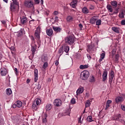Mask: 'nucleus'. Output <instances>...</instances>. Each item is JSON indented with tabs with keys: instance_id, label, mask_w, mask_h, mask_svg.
Masks as SVG:
<instances>
[{
	"instance_id": "1",
	"label": "nucleus",
	"mask_w": 125,
	"mask_h": 125,
	"mask_svg": "<svg viewBox=\"0 0 125 125\" xmlns=\"http://www.w3.org/2000/svg\"><path fill=\"white\" fill-rule=\"evenodd\" d=\"M12 2L11 3L10 9L12 12H14L16 10V7H19V2L17 0H12Z\"/></svg>"
},
{
	"instance_id": "2",
	"label": "nucleus",
	"mask_w": 125,
	"mask_h": 125,
	"mask_svg": "<svg viewBox=\"0 0 125 125\" xmlns=\"http://www.w3.org/2000/svg\"><path fill=\"white\" fill-rule=\"evenodd\" d=\"M89 77V72L87 70L83 71L81 74V78L83 81H86Z\"/></svg>"
},
{
	"instance_id": "3",
	"label": "nucleus",
	"mask_w": 125,
	"mask_h": 125,
	"mask_svg": "<svg viewBox=\"0 0 125 125\" xmlns=\"http://www.w3.org/2000/svg\"><path fill=\"white\" fill-rule=\"evenodd\" d=\"M65 42L70 45L75 42V39L72 36H69L65 38Z\"/></svg>"
},
{
	"instance_id": "4",
	"label": "nucleus",
	"mask_w": 125,
	"mask_h": 125,
	"mask_svg": "<svg viewBox=\"0 0 125 125\" xmlns=\"http://www.w3.org/2000/svg\"><path fill=\"white\" fill-rule=\"evenodd\" d=\"M24 5L26 7H33V2H32V0H25L24 2Z\"/></svg>"
},
{
	"instance_id": "5",
	"label": "nucleus",
	"mask_w": 125,
	"mask_h": 125,
	"mask_svg": "<svg viewBox=\"0 0 125 125\" xmlns=\"http://www.w3.org/2000/svg\"><path fill=\"white\" fill-rule=\"evenodd\" d=\"M31 51L32 52V56L34 57L35 55V53L36 52V50H37V45H36V44L31 43Z\"/></svg>"
},
{
	"instance_id": "6",
	"label": "nucleus",
	"mask_w": 125,
	"mask_h": 125,
	"mask_svg": "<svg viewBox=\"0 0 125 125\" xmlns=\"http://www.w3.org/2000/svg\"><path fill=\"white\" fill-rule=\"evenodd\" d=\"M114 79V71L111 70L109 76V83L110 85H111L113 79Z\"/></svg>"
},
{
	"instance_id": "7",
	"label": "nucleus",
	"mask_w": 125,
	"mask_h": 125,
	"mask_svg": "<svg viewBox=\"0 0 125 125\" xmlns=\"http://www.w3.org/2000/svg\"><path fill=\"white\" fill-rule=\"evenodd\" d=\"M54 105L56 107H59L62 105V101L59 99H56L54 101Z\"/></svg>"
},
{
	"instance_id": "8",
	"label": "nucleus",
	"mask_w": 125,
	"mask_h": 125,
	"mask_svg": "<svg viewBox=\"0 0 125 125\" xmlns=\"http://www.w3.org/2000/svg\"><path fill=\"white\" fill-rule=\"evenodd\" d=\"M0 73L1 76H6L7 74V70L6 68L3 67L0 69Z\"/></svg>"
},
{
	"instance_id": "9",
	"label": "nucleus",
	"mask_w": 125,
	"mask_h": 125,
	"mask_svg": "<svg viewBox=\"0 0 125 125\" xmlns=\"http://www.w3.org/2000/svg\"><path fill=\"white\" fill-rule=\"evenodd\" d=\"M41 33V29H37L35 31V36L36 37V38H37V40H40V39L41 38L40 36V34Z\"/></svg>"
},
{
	"instance_id": "10",
	"label": "nucleus",
	"mask_w": 125,
	"mask_h": 125,
	"mask_svg": "<svg viewBox=\"0 0 125 125\" xmlns=\"http://www.w3.org/2000/svg\"><path fill=\"white\" fill-rule=\"evenodd\" d=\"M108 76V72L107 70H105L104 71L102 77H103V82H105L107 80V76Z\"/></svg>"
},
{
	"instance_id": "11",
	"label": "nucleus",
	"mask_w": 125,
	"mask_h": 125,
	"mask_svg": "<svg viewBox=\"0 0 125 125\" xmlns=\"http://www.w3.org/2000/svg\"><path fill=\"white\" fill-rule=\"evenodd\" d=\"M116 103H119V102H123L124 101V97L122 96H118L115 99Z\"/></svg>"
},
{
	"instance_id": "12",
	"label": "nucleus",
	"mask_w": 125,
	"mask_h": 125,
	"mask_svg": "<svg viewBox=\"0 0 125 125\" xmlns=\"http://www.w3.org/2000/svg\"><path fill=\"white\" fill-rule=\"evenodd\" d=\"M46 34L49 37H51L53 35V30L51 28L47 29L46 30Z\"/></svg>"
},
{
	"instance_id": "13",
	"label": "nucleus",
	"mask_w": 125,
	"mask_h": 125,
	"mask_svg": "<svg viewBox=\"0 0 125 125\" xmlns=\"http://www.w3.org/2000/svg\"><path fill=\"white\" fill-rule=\"evenodd\" d=\"M21 23L22 25H25L27 23V18L25 16L21 18Z\"/></svg>"
},
{
	"instance_id": "14",
	"label": "nucleus",
	"mask_w": 125,
	"mask_h": 125,
	"mask_svg": "<svg viewBox=\"0 0 125 125\" xmlns=\"http://www.w3.org/2000/svg\"><path fill=\"white\" fill-rule=\"evenodd\" d=\"M122 116H121L120 114H117L113 117L114 121H119L121 119Z\"/></svg>"
},
{
	"instance_id": "15",
	"label": "nucleus",
	"mask_w": 125,
	"mask_h": 125,
	"mask_svg": "<svg viewBox=\"0 0 125 125\" xmlns=\"http://www.w3.org/2000/svg\"><path fill=\"white\" fill-rule=\"evenodd\" d=\"M53 29L56 33H60L62 29L59 27L53 26Z\"/></svg>"
},
{
	"instance_id": "16",
	"label": "nucleus",
	"mask_w": 125,
	"mask_h": 125,
	"mask_svg": "<svg viewBox=\"0 0 125 125\" xmlns=\"http://www.w3.org/2000/svg\"><path fill=\"white\" fill-rule=\"evenodd\" d=\"M83 87H81L78 89V90L76 91L77 95L78 94H81V93H83Z\"/></svg>"
},
{
	"instance_id": "17",
	"label": "nucleus",
	"mask_w": 125,
	"mask_h": 125,
	"mask_svg": "<svg viewBox=\"0 0 125 125\" xmlns=\"http://www.w3.org/2000/svg\"><path fill=\"white\" fill-rule=\"evenodd\" d=\"M94 47V45L91 44V45H88L87 46V51L88 52H90L92 49H93V48Z\"/></svg>"
},
{
	"instance_id": "18",
	"label": "nucleus",
	"mask_w": 125,
	"mask_h": 125,
	"mask_svg": "<svg viewBox=\"0 0 125 125\" xmlns=\"http://www.w3.org/2000/svg\"><path fill=\"white\" fill-rule=\"evenodd\" d=\"M97 20V19L95 17H93L91 18L90 20V24H94L95 22H96Z\"/></svg>"
},
{
	"instance_id": "19",
	"label": "nucleus",
	"mask_w": 125,
	"mask_h": 125,
	"mask_svg": "<svg viewBox=\"0 0 125 125\" xmlns=\"http://www.w3.org/2000/svg\"><path fill=\"white\" fill-rule=\"evenodd\" d=\"M77 0H73V1L70 3V6H71V7H72L73 8H75L77 5Z\"/></svg>"
},
{
	"instance_id": "20",
	"label": "nucleus",
	"mask_w": 125,
	"mask_h": 125,
	"mask_svg": "<svg viewBox=\"0 0 125 125\" xmlns=\"http://www.w3.org/2000/svg\"><path fill=\"white\" fill-rule=\"evenodd\" d=\"M125 12V10H123L121 12L119 13V18H121V19L125 18V13H124Z\"/></svg>"
},
{
	"instance_id": "21",
	"label": "nucleus",
	"mask_w": 125,
	"mask_h": 125,
	"mask_svg": "<svg viewBox=\"0 0 125 125\" xmlns=\"http://www.w3.org/2000/svg\"><path fill=\"white\" fill-rule=\"evenodd\" d=\"M82 12L84 14H87L89 12L88 11V9H87L86 7H84L82 8Z\"/></svg>"
},
{
	"instance_id": "22",
	"label": "nucleus",
	"mask_w": 125,
	"mask_h": 125,
	"mask_svg": "<svg viewBox=\"0 0 125 125\" xmlns=\"http://www.w3.org/2000/svg\"><path fill=\"white\" fill-rule=\"evenodd\" d=\"M6 94L8 96L11 95V94H12V91L11 90V89L9 88L6 89Z\"/></svg>"
},
{
	"instance_id": "23",
	"label": "nucleus",
	"mask_w": 125,
	"mask_h": 125,
	"mask_svg": "<svg viewBox=\"0 0 125 125\" xmlns=\"http://www.w3.org/2000/svg\"><path fill=\"white\" fill-rule=\"evenodd\" d=\"M64 116H69L70 115V113H71V109L68 108L66 109L64 112Z\"/></svg>"
},
{
	"instance_id": "24",
	"label": "nucleus",
	"mask_w": 125,
	"mask_h": 125,
	"mask_svg": "<svg viewBox=\"0 0 125 125\" xmlns=\"http://www.w3.org/2000/svg\"><path fill=\"white\" fill-rule=\"evenodd\" d=\"M52 105L51 104H47V105H46L45 107V109L46 110V111H49L50 110H51V108H52Z\"/></svg>"
},
{
	"instance_id": "25",
	"label": "nucleus",
	"mask_w": 125,
	"mask_h": 125,
	"mask_svg": "<svg viewBox=\"0 0 125 125\" xmlns=\"http://www.w3.org/2000/svg\"><path fill=\"white\" fill-rule=\"evenodd\" d=\"M110 4H111V5H112V6H114V7H117V6L118 5V2L115 0L111 1L110 2Z\"/></svg>"
},
{
	"instance_id": "26",
	"label": "nucleus",
	"mask_w": 125,
	"mask_h": 125,
	"mask_svg": "<svg viewBox=\"0 0 125 125\" xmlns=\"http://www.w3.org/2000/svg\"><path fill=\"white\" fill-rule=\"evenodd\" d=\"M119 58H120V55H119V54H117L115 55L114 60L115 63H119Z\"/></svg>"
},
{
	"instance_id": "27",
	"label": "nucleus",
	"mask_w": 125,
	"mask_h": 125,
	"mask_svg": "<svg viewBox=\"0 0 125 125\" xmlns=\"http://www.w3.org/2000/svg\"><path fill=\"white\" fill-rule=\"evenodd\" d=\"M17 104V106L18 108H21V107H22V102L20 101H18L17 102V103H16Z\"/></svg>"
},
{
	"instance_id": "28",
	"label": "nucleus",
	"mask_w": 125,
	"mask_h": 125,
	"mask_svg": "<svg viewBox=\"0 0 125 125\" xmlns=\"http://www.w3.org/2000/svg\"><path fill=\"white\" fill-rule=\"evenodd\" d=\"M87 68H88V65L87 64H85V65L81 64L80 66V69H81V70H83V69H86Z\"/></svg>"
},
{
	"instance_id": "29",
	"label": "nucleus",
	"mask_w": 125,
	"mask_h": 125,
	"mask_svg": "<svg viewBox=\"0 0 125 125\" xmlns=\"http://www.w3.org/2000/svg\"><path fill=\"white\" fill-rule=\"evenodd\" d=\"M106 7L109 12H113V8H112V6H111V5L108 4Z\"/></svg>"
},
{
	"instance_id": "30",
	"label": "nucleus",
	"mask_w": 125,
	"mask_h": 125,
	"mask_svg": "<svg viewBox=\"0 0 125 125\" xmlns=\"http://www.w3.org/2000/svg\"><path fill=\"white\" fill-rule=\"evenodd\" d=\"M63 50L66 53H68L69 52V50H70V47L68 46H65Z\"/></svg>"
},
{
	"instance_id": "31",
	"label": "nucleus",
	"mask_w": 125,
	"mask_h": 125,
	"mask_svg": "<svg viewBox=\"0 0 125 125\" xmlns=\"http://www.w3.org/2000/svg\"><path fill=\"white\" fill-rule=\"evenodd\" d=\"M90 106V100H88L86 101V103L85 104V108H87Z\"/></svg>"
},
{
	"instance_id": "32",
	"label": "nucleus",
	"mask_w": 125,
	"mask_h": 125,
	"mask_svg": "<svg viewBox=\"0 0 125 125\" xmlns=\"http://www.w3.org/2000/svg\"><path fill=\"white\" fill-rule=\"evenodd\" d=\"M112 31H113V32H115V33H117L118 34H119V33H120V30H119V28H117V27H112Z\"/></svg>"
},
{
	"instance_id": "33",
	"label": "nucleus",
	"mask_w": 125,
	"mask_h": 125,
	"mask_svg": "<svg viewBox=\"0 0 125 125\" xmlns=\"http://www.w3.org/2000/svg\"><path fill=\"white\" fill-rule=\"evenodd\" d=\"M67 21L68 22H71L73 21V17L71 16H68L66 18Z\"/></svg>"
},
{
	"instance_id": "34",
	"label": "nucleus",
	"mask_w": 125,
	"mask_h": 125,
	"mask_svg": "<svg viewBox=\"0 0 125 125\" xmlns=\"http://www.w3.org/2000/svg\"><path fill=\"white\" fill-rule=\"evenodd\" d=\"M35 102L36 103V105H40L42 102V101L40 99H36Z\"/></svg>"
},
{
	"instance_id": "35",
	"label": "nucleus",
	"mask_w": 125,
	"mask_h": 125,
	"mask_svg": "<svg viewBox=\"0 0 125 125\" xmlns=\"http://www.w3.org/2000/svg\"><path fill=\"white\" fill-rule=\"evenodd\" d=\"M58 53L60 55V56H61V55H62V54H63V47H61L59 50V51H58Z\"/></svg>"
},
{
	"instance_id": "36",
	"label": "nucleus",
	"mask_w": 125,
	"mask_h": 125,
	"mask_svg": "<svg viewBox=\"0 0 125 125\" xmlns=\"http://www.w3.org/2000/svg\"><path fill=\"white\" fill-rule=\"evenodd\" d=\"M87 122H93V120H92V116H89L87 117Z\"/></svg>"
},
{
	"instance_id": "37",
	"label": "nucleus",
	"mask_w": 125,
	"mask_h": 125,
	"mask_svg": "<svg viewBox=\"0 0 125 125\" xmlns=\"http://www.w3.org/2000/svg\"><path fill=\"white\" fill-rule=\"evenodd\" d=\"M47 66H48V63H47V62H44L42 66L43 69H46V68H47Z\"/></svg>"
},
{
	"instance_id": "38",
	"label": "nucleus",
	"mask_w": 125,
	"mask_h": 125,
	"mask_svg": "<svg viewBox=\"0 0 125 125\" xmlns=\"http://www.w3.org/2000/svg\"><path fill=\"white\" fill-rule=\"evenodd\" d=\"M34 76H38L39 71L38 70V69H35L34 70Z\"/></svg>"
},
{
	"instance_id": "39",
	"label": "nucleus",
	"mask_w": 125,
	"mask_h": 125,
	"mask_svg": "<svg viewBox=\"0 0 125 125\" xmlns=\"http://www.w3.org/2000/svg\"><path fill=\"white\" fill-rule=\"evenodd\" d=\"M90 83H94L95 82V79H94V76H91L89 80Z\"/></svg>"
},
{
	"instance_id": "40",
	"label": "nucleus",
	"mask_w": 125,
	"mask_h": 125,
	"mask_svg": "<svg viewBox=\"0 0 125 125\" xmlns=\"http://www.w3.org/2000/svg\"><path fill=\"white\" fill-rule=\"evenodd\" d=\"M96 25L97 26H100L101 25V20H98L96 21Z\"/></svg>"
},
{
	"instance_id": "41",
	"label": "nucleus",
	"mask_w": 125,
	"mask_h": 125,
	"mask_svg": "<svg viewBox=\"0 0 125 125\" xmlns=\"http://www.w3.org/2000/svg\"><path fill=\"white\" fill-rule=\"evenodd\" d=\"M82 115L80 116L79 118H78V123L79 124H83V121H82Z\"/></svg>"
},
{
	"instance_id": "42",
	"label": "nucleus",
	"mask_w": 125,
	"mask_h": 125,
	"mask_svg": "<svg viewBox=\"0 0 125 125\" xmlns=\"http://www.w3.org/2000/svg\"><path fill=\"white\" fill-rule=\"evenodd\" d=\"M119 8L115 9V11L113 13V14H118V13H119Z\"/></svg>"
},
{
	"instance_id": "43",
	"label": "nucleus",
	"mask_w": 125,
	"mask_h": 125,
	"mask_svg": "<svg viewBox=\"0 0 125 125\" xmlns=\"http://www.w3.org/2000/svg\"><path fill=\"white\" fill-rule=\"evenodd\" d=\"M71 104H75L76 103V100L75 99H72L71 100Z\"/></svg>"
},
{
	"instance_id": "44",
	"label": "nucleus",
	"mask_w": 125,
	"mask_h": 125,
	"mask_svg": "<svg viewBox=\"0 0 125 125\" xmlns=\"http://www.w3.org/2000/svg\"><path fill=\"white\" fill-rule=\"evenodd\" d=\"M101 58H103L104 59L105 58V53H102L101 55Z\"/></svg>"
},
{
	"instance_id": "45",
	"label": "nucleus",
	"mask_w": 125,
	"mask_h": 125,
	"mask_svg": "<svg viewBox=\"0 0 125 125\" xmlns=\"http://www.w3.org/2000/svg\"><path fill=\"white\" fill-rule=\"evenodd\" d=\"M37 88L38 89H41V88H42V84H40V83H39L38 84Z\"/></svg>"
},
{
	"instance_id": "46",
	"label": "nucleus",
	"mask_w": 125,
	"mask_h": 125,
	"mask_svg": "<svg viewBox=\"0 0 125 125\" xmlns=\"http://www.w3.org/2000/svg\"><path fill=\"white\" fill-rule=\"evenodd\" d=\"M23 34H22V33L18 32V35H17V37H21Z\"/></svg>"
},
{
	"instance_id": "47",
	"label": "nucleus",
	"mask_w": 125,
	"mask_h": 125,
	"mask_svg": "<svg viewBox=\"0 0 125 125\" xmlns=\"http://www.w3.org/2000/svg\"><path fill=\"white\" fill-rule=\"evenodd\" d=\"M14 71H15L16 75H18V74H19V72H18V70L17 69V68H15Z\"/></svg>"
},
{
	"instance_id": "48",
	"label": "nucleus",
	"mask_w": 125,
	"mask_h": 125,
	"mask_svg": "<svg viewBox=\"0 0 125 125\" xmlns=\"http://www.w3.org/2000/svg\"><path fill=\"white\" fill-rule=\"evenodd\" d=\"M35 4H39L40 3V0H34Z\"/></svg>"
},
{
	"instance_id": "49",
	"label": "nucleus",
	"mask_w": 125,
	"mask_h": 125,
	"mask_svg": "<svg viewBox=\"0 0 125 125\" xmlns=\"http://www.w3.org/2000/svg\"><path fill=\"white\" fill-rule=\"evenodd\" d=\"M34 77H34V82H35V83H37V81L38 80V76H34Z\"/></svg>"
},
{
	"instance_id": "50",
	"label": "nucleus",
	"mask_w": 125,
	"mask_h": 125,
	"mask_svg": "<svg viewBox=\"0 0 125 125\" xmlns=\"http://www.w3.org/2000/svg\"><path fill=\"white\" fill-rule=\"evenodd\" d=\"M31 40L32 41V42L35 43V38H34V36H31Z\"/></svg>"
},
{
	"instance_id": "51",
	"label": "nucleus",
	"mask_w": 125,
	"mask_h": 125,
	"mask_svg": "<svg viewBox=\"0 0 125 125\" xmlns=\"http://www.w3.org/2000/svg\"><path fill=\"white\" fill-rule=\"evenodd\" d=\"M111 103H112V101L108 100L106 102V104H108L109 105H110V104H111Z\"/></svg>"
},
{
	"instance_id": "52",
	"label": "nucleus",
	"mask_w": 125,
	"mask_h": 125,
	"mask_svg": "<svg viewBox=\"0 0 125 125\" xmlns=\"http://www.w3.org/2000/svg\"><path fill=\"white\" fill-rule=\"evenodd\" d=\"M119 122L122 123V124H123V125H125V120H124L123 119H120Z\"/></svg>"
},
{
	"instance_id": "53",
	"label": "nucleus",
	"mask_w": 125,
	"mask_h": 125,
	"mask_svg": "<svg viewBox=\"0 0 125 125\" xmlns=\"http://www.w3.org/2000/svg\"><path fill=\"white\" fill-rule=\"evenodd\" d=\"M110 107V104H106L105 110H107L109 107Z\"/></svg>"
},
{
	"instance_id": "54",
	"label": "nucleus",
	"mask_w": 125,
	"mask_h": 125,
	"mask_svg": "<svg viewBox=\"0 0 125 125\" xmlns=\"http://www.w3.org/2000/svg\"><path fill=\"white\" fill-rule=\"evenodd\" d=\"M121 109L123 110V111H125V106L124 105H121Z\"/></svg>"
},
{
	"instance_id": "55",
	"label": "nucleus",
	"mask_w": 125,
	"mask_h": 125,
	"mask_svg": "<svg viewBox=\"0 0 125 125\" xmlns=\"http://www.w3.org/2000/svg\"><path fill=\"white\" fill-rule=\"evenodd\" d=\"M1 22L2 24H3V25H6V21H4V20H2L1 21Z\"/></svg>"
},
{
	"instance_id": "56",
	"label": "nucleus",
	"mask_w": 125,
	"mask_h": 125,
	"mask_svg": "<svg viewBox=\"0 0 125 125\" xmlns=\"http://www.w3.org/2000/svg\"><path fill=\"white\" fill-rule=\"evenodd\" d=\"M58 64H59V62L58 60H56L55 62V65L58 66Z\"/></svg>"
},
{
	"instance_id": "57",
	"label": "nucleus",
	"mask_w": 125,
	"mask_h": 125,
	"mask_svg": "<svg viewBox=\"0 0 125 125\" xmlns=\"http://www.w3.org/2000/svg\"><path fill=\"white\" fill-rule=\"evenodd\" d=\"M112 54H113V55H115V54H116V50L113 49L112 51Z\"/></svg>"
},
{
	"instance_id": "58",
	"label": "nucleus",
	"mask_w": 125,
	"mask_h": 125,
	"mask_svg": "<svg viewBox=\"0 0 125 125\" xmlns=\"http://www.w3.org/2000/svg\"><path fill=\"white\" fill-rule=\"evenodd\" d=\"M59 13H58V11H55L54 12V15H58Z\"/></svg>"
},
{
	"instance_id": "59",
	"label": "nucleus",
	"mask_w": 125,
	"mask_h": 125,
	"mask_svg": "<svg viewBox=\"0 0 125 125\" xmlns=\"http://www.w3.org/2000/svg\"><path fill=\"white\" fill-rule=\"evenodd\" d=\"M121 24L122 25H125V20H122L121 21Z\"/></svg>"
},
{
	"instance_id": "60",
	"label": "nucleus",
	"mask_w": 125,
	"mask_h": 125,
	"mask_svg": "<svg viewBox=\"0 0 125 125\" xmlns=\"http://www.w3.org/2000/svg\"><path fill=\"white\" fill-rule=\"evenodd\" d=\"M16 107H17V104H13V108H16Z\"/></svg>"
},
{
	"instance_id": "61",
	"label": "nucleus",
	"mask_w": 125,
	"mask_h": 125,
	"mask_svg": "<svg viewBox=\"0 0 125 125\" xmlns=\"http://www.w3.org/2000/svg\"><path fill=\"white\" fill-rule=\"evenodd\" d=\"M87 57L88 59H91V57L89 54H87Z\"/></svg>"
},
{
	"instance_id": "62",
	"label": "nucleus",
	"mask_w": 125,
	"mask_h": 125,
	"mask_svg": "<svg viewBox=\"0 0 125 125\" xmlns=\"http://www.w3.org/2000/svg\"><path fill=\"white\" fill-rule=\"evenodd\" d=\"M80 28H81V29H82L83 28V24L82 23H80L79 25Z\"/></svg>"
},
{
	"instance_id": "63",
	"label": "nucleus",
	"mask_w": 125,
	"mask_h": 125,
	"mask_svg": "<svg viewBox=\"0 0 125 125\" xmlns=\"http://www.w3.org/2000/svg\"><path fill=\"white\" fill-rule=\"evenodd\" d=\"M43 123H46V118L43 119Z\"/></svg>"
},
{
	"instance_id": "64",
	"label": "nucleus",
	"mask_w": 125,
	"mask_h": 125,
	"mask_svg": "<svg viewBox=\"0 0 125 125\" xmlns=\"http://www.w3.org/2000/svg\"><path fill=\"white\" fill-rule=\"evenodd\" d=\"M30 79H27V80H26L27 83H30Z\"/></svg>"
}]
</instances>
